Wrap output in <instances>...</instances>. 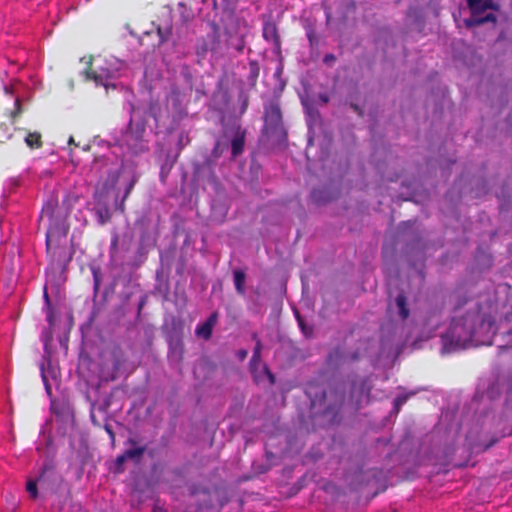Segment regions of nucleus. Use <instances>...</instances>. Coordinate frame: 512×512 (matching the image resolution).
Returning a JSON list of instances; mask_svg holds the SVG:
<instances>
[{"mask_svg":"<svg viewBox=\"0 0 512 512\" xmlns=\"http://www.w3.org/2000/svg\"><path fill=\"white\" fill-rule=\"evenodd\" d=\"M234 284L235 289L240 295H244L245 293V280L246 275L245 272L242 270H235L234 271Z\"/></svg>","mask_w":512,"mask_h":512,"instance_id":"ddd939ff","label":"nucleus"},{"mask_svg":"<svg viewBox=\"0 0 512 512\" xmlns=\"http://www.w3.org/2000/svg\"><path fill=\"white\" fill-rule=\"evenodd\" d=\"M218 97L221 98L222 105L226 107L229 104L230 97L229 92L226 89H219L214 93V99H217Z\"/></svg>","mask_w":512,"mask_h":512,"instance_id":"6ab92c4d","label":"nucleus"},{"mask_svg":"<svg viewBox=\"0 0 512 512\" xmlns=\"http://www.w3.org/2000/svg\"><path fill=\"white\" fill-rule=\"evenodd\" d=\"M342 356H343V353H342L341 349L335 348L328 355L327 362L329 364H338V362L341 360Z\"/></svg>","mask_w":512,"mask_h":512,"instance_id":"a211bd4d","label":"nucleus"},{"mask_svg":"<svg viewBox=\"0 0 512 512\" xmlns=\"http://www.w3.org/2000/svg\"><path fill=\"white\" fill-rule=\"evenodd\" d=\"M494 320L479 311L467 312L454 318L445 335L442 336L443 347L448 352L465 349L470 346L491 345Z\"/></svg>","mask_w":512,"mask_h":512,"instance_id":"f257e3e1","label":"nucleus"},{"mask_svg":"<svg viewBox=\"0 0 512 512\" xmlns=\"http://www.w3.org/2000/svg\"><path fill=\"white\" fill-rule=\"evenodd\" d=\"M329 411H330V407H327V408H324V409H323V412H325V413H326V412H329Z\"/></svg>","mask_w":512,"mask_h":512,"instance_id":"4c0bfd02","label":"nucleus"},{"mask_svg":"<svg viewBox=\"0 0 512 512\" xmlns=\"http://www.w3.org/2000/svg\"><path fill=\"white\" fill-rule=\"evenodd\" d=\"M259 77V67L256 62L250 63V75H249V81L252 86L256 84V81Z\"/></svg>","mask_w":512,"mask_h":512,"instance_id":"f3484780","label":"nucleus"},{"mask_svg":"<svg viewBox=\"0 0 512 512\" xmlns=\"http://www.w3.org/2000/svg\"><path fill=\"white\" fill-rule=\"evenodd\" d=\"M398 313L401 319L405 320L409 317L410 311L407 306V298L404 293H399L395 299Z\"/></svg>","mask_w":512,"mask_h":512,"instance_id":"f8f14e48","label":"nucleus"},{"mask_svg":"<svg viewBox=\"0 0 512 512\" xmlns=\"http://www.w3.org/2000/svg\"><path fill=\"white\" fill-rule=\"evenodd\" d=\"M245 135L246 132L244 130H238L236 135L233 137L231 141V151L233 157H236L243 152L245 145Z\"/></svg>","mask_w":512,"mask_h":512,"instance_id":"9b49d317","label":"nucleus"},{"mask_svg":"<svg viewBox=\"0 0 512 512\" xmlns=\"http://www.w3.org/2000/svg\"><path fill=\"white\" fill-rule=\"evenodd\" d=\"M320 99L324 103H327L329 101V97L326 94L320 95Z\"/></svg>","mask_w":512,"mask_h":512,"instance_id":"2f4dec72","label":"nucleus"},{"mask_svg":"<svg viewBox=\"0 0 512 512\" xmlns=\"http://www.w3.org/2000/svg\"><path fill=\"white\" fill-rule=\"evenodd\" d=\"M26 490L32 498H36L38 495L36 481H34V480L28 481L27 485H26Z\"/></svg>","mask_w":512,"mask_h":512,"instance_id":"5701e85b","label":"nucleus"},{"mask_svg":"<svg viewBox=\"0 0 512 512\" xmlns=\"http://www.w3.org/2000/svg\"><path fill=\"white\" fill-rule=\"evenodd\" d=\"M239 355H240V358H241V359H244V358L247 356V351H245V350H241V351L239 352Z\"/></svg>","mask_w":512,"mask_h":512,"instance_id":"473e14b6","label":"nucleus"},{"mask_svg":"<svg viewBox=\"0 0 512 512\" xmlns=\"http://www.w3.org/2000/svg\"><path fill=\"white\" fill-rule=\"evenodd\" d=\"M146 125L143 121H129L127 131L124 135V141L129 149L134 153L146 151L148 147L144 143V134Z\"/></svg>","mask_w":512,"mask_h":512,"instance_id":"7ed1b4c3","label":"nucleus"},{"mask_svg":"<svg viewBox=\"0 0 512 512\" xmlns=\"http://www.w3.org/2000/svg\"><path fill=\"white\" fill-rule=\"evenodd\" d=\"M146 450L145 446L136 447L134 449H128L125 452H123L128 459L134 460L136 463L140 462L142 456L144 455Z\"/></svg>","mask_w":512,"mask_h":512,"instance_id":"2eb2a0df","label":"nucleus"},{"mask_svg":"<svg viewBox=\"0 0 512 512\" xmlns=\"http://www.w3.org/2000/svg\"><path fill=\"white\" fill-rule=\"evenodd\" d=\"M25 143L31 149H37L42 146V136L39 132H29L25 137Z\"/></svg>","mask_w":512,"mask_h":512,"instance_id":"4468645a","label":"nucleus"},{"mask_svg":"<svg viewBox=\"0 0 512 512\" xmlns=\"http://www.w3.org/2000/svg\"><path fill=\"white\" fill-rule=\"evenodd\" d=\"M216 322L217 314L212 313L204 323L197 326L196 334L206 340L210 339L212 336L213 327L215 326Z\"/></svg>","mask_w":512,"mask_h":512,"instance_id":"9d476101","label":"nucleus"},{"mask_svg":"<svg viewBox=\"0 0 512 512\" xmlns=\"http://www.w3.org/2000/svg\"><path fill=\"white\" fill-rule=\"evenodd\" d=\"M306 394L310 398L311 405L314 408L317 406L321 407L325 403L326 391L318 385L309 384L306 389Z\"/></svg>","mask_w":512,"mask_h":512,"instance_id":"0eeeda50","label":"nucleus"},{"mask_svg":"<svg viewBox=\"0 0 512 512\" xmlns=\"http://www.w3.org/2000/svg\"><path fill=\"white\" fill-rule=\"evenodd\" d=\"M268 376H269V379L270 381L273 383L274 382V375L268 371Z\"/></svg>","mask_w":512,"mask_h":512,"instance_id":"72a5a7b5","label":"nucleus"},{"mask_svg":"<svg viewBox=\"0 0 512 512\" xmlns=\"http://www.w3.org/2000/svg\"><path fill=\"white\" fill-rule=\"evenodd\" d=\"M248 104H249V96L243 92V101H242V107H241L242 113L246 112V110L248 108Z\"/></svg>","mask_w":512,"mask_h":512,"instance_id":"393cba45","label":"nucleus"},{"mask_svg":"<svg viewBox=\"0 0 512 512\" xmlns=\"http://www.w3.org/2000/svg\"><path fill=\"white\" fill-rule=\"evenodd\" d=\"M295 316L302 333L307 337L311 336L313 333V328L305 324L299 312H296Z\"/></svg>","mask_w":512,"mask_h":512,"instance_id":"dca6fc26","label":"nucleus"},{"mask_svg":"<svg viewBox=\"0 0 512 512\" xmlns=\"http://www.w3.org/2000/svg\"><path fill=\"white\" fill-rule=\"evenodd\" d=\"M307 37H308V40H309L310 44L313 45L314 40H315V34H314V31L312 29L307 31Z\"/></svg>","mask_w":512,"mask_h":512,"instance_id":"c85d7f7f","label":"nucleus"},{"mask_svg":"<svg viewBox=\"0 0 512 512\" xmlns=\"http://www.w3.org/2000/svg\"><path fill=\"white\" fill-rule=\"evenodd\" d=\"M471 14H481L491 9L498 10L499 6L493 0H467Z\"/></svg>","mask_w":512,"mask_h":512,"instance_id":"6e6552de","label":"nucleus"},{"mask_svg":"<svg viewBox=\"0 0 512 512\" xmlns=\"http://www.w3.org/2000/svg\"><path fill=\"white\" fill-rule=\"evenodd\" d=\"M352 107H353V109H354L355 111H358V110H359V108H358V106H357V105H352Z\"/></svg>","mask_w":512,"mask_h":512,"instance_id":"e433bc0d","label":"nucleus"},{"mask_svg":"<svg viewBox=\"0 0 512 512\" xmlns=\"http://www.w3.org/2000/svg\"><path fill=\"white\" fill-rule=\"evenodd\" d=\"M252 338H253V340L256 341V345H255V348L253 350L252 359L253 360H258L260 358V353H261V349H262V343H261V340L258 338L257 334H253Z\"/></svg>","mask_w":512,"mask_h":512,"instance_id":"4be33fe9","label":"nucleus"},{"mask_svg":"<svg viewBox=\"0 0 512 512\" xmlns=\"http://www.w3.org/2000/svg\"><path fill=\"white\" fill-rule=\"evenodd\" d=\"M105 431L108 433V435L110 436V438H111L112 440H114V439H115L114 431L112 430V428H111V426H110V425H108V424H106V425H105Z\"/></svg>","mask_w":512,"mask_h":512,"instance_id":"cd10ccee","label":"nucleus"},{"mask_svg":"<svg viewBox=\"0 0 512 512\" xmlns=\"http://www.w3.org/2000/svg\"><path fill=\"white\" fill-rule=\"evenodd\" d=\"M407 401V396H398L395 400H394V409L395 411L398 413L399 410H400V407Z\"/></svg>","mask_w":512,"mask_h":512,"instance_id":"b1692460","label":"nucleus"},{"mask_svg":"<svg viewBox=\"0 0 512 512\" xmlns=\"http://www.w3.org/2000/svg\"><path fill=\"white\" fill-rule=\"evenodd\" d=\"M44 296H45V299H46V300H48V299H49V298H48V294H47V292H45V293H44Z\"/></svg>","mask_w":512,"mask_h":512,"instance_id":"58836bf2","label":"nucleus"},{"mask_svg":"<svg viewBox=\"0 0 512 512\" xmlns=\"http://www.w3.org/2000/svg\"><path fill=\"white\" fill-rule=\"evenodd\" d=\"M91 60L88 62V67L84 71L85 79L94 81L97 86L108 87L109 80L112 79V73L108 69L100 68L99 70H92Z\"/></svg>","mask_w":512,"mask_h":512,"instance_id":"39448f33","label":"nucleus"},{"mask_svg":"<svg viewBox=\"0 0 512 512\" xmlns=\"http://www.w3.org/2000/svg\"><path fill=\"white\" fill-rule=\"evenodd\" d=\"M127 461V458L124 453L118 455L115 460V472L122 473L124 471V463Z\"/></svg>","mask_w":512,"mask_h":512,"instance_id":"412c9836","label":"nucleus"},{"mask_svg":"<svg viewBox=\"0 0 512 512\" xmlns=\"http://www.w3.org/2000/svg\"><path fill=\"white\" fill-rule=\"evenodd\" d=\"M336 61V57L334 54H326L323 58V62L325 64H332Z\"/></svg>","mask_w":512,"mask_h":512,"instance_id":"a878e982","label":"nucleus"},{"mask_svg":"<svg viewBox=\"0 0 512 512\" xmlns=\"http://www.w3.org/2000/svg\"><path fill=\"white\" fill-rule=\"evenodd\" d=\"M488 22L496 24V15H494L493 13H488L485 16H480V14H472L470 18L464 20V24L467 28L481 26Z\"/></svg>","mask_w":512,"mask_h":512,"instance_id":"1a4fd4ad","label":"nucleus"},{"mask_svg":"<svg viewBox=\"0 0 512 512\" xmlns=\"http://www.w3.org/2000/svg\"><path fill=\"white\" fill-rule=\"evenodd\" d=\"M158 34H159V38H160L159 43H162L166 40L168 32H166V34H163L162 30L160 28H158Z\"/></svg>","mask_w":512,"mask_h":512,"instance_id":"c756f323","label":"nucleus"},{"mask_svg":"<svg viewBox=\"0 0 512 512\" xmlns=\"http://www.w3.org/2000/svg\"><path fill=\"white\" fill-rule=\"evenodd\" d=\"M262 35L266 41L272 42L276 52H281V39L275 22L270 20L264 22Z\"/></svg>","mask_w":512,"mask_h":512,"instance_id":"423d86ee","label":"nucleus"},{"mask_svg":"<svg viewBox=\"0 0 512 512\" xmlns=\"http://www.w3.org/2000/svg\"><path fill=\"white\" fill-rule=\"evenodd\" d=\"M21 113V103L19 99L15 100V111L12 113V117H16Z\"/></svg>","mask_w":512,"mask_h":512,"instance_id":"bb28decb","label":"nucleus"},{"mask_svg":"<svg viewBox=\"0 0 512 512\" xmlns=\"http://www.w3.org/2000/svg\"><path fill=\"white\" fill-rule=\"evenodd\" d=\"M133 186H134L133 182H131L128 185V187L126 188L125 194H124V199H126L128 197V195L130 194L131 190L133 189Z\"/></svg>","mask_w":512,"mask_h":512,"instance_id":"7c9ffc66","label":"nucleus"},{"mask_svg":"<svg viewBox=\"0 0 512 512\" xmlns=\"http://www.w3.org/2000/svg\"><path fill=\"white\" fill-rule=\"evenodd\" d=\"M68 143H69V144H74V143H75V142H74V138H73L72 136L69 138Z\"/></svg>","mask_w":512,"mask_h":512,"instance_id":"f704fd0d","label":"nucleus"},{"mask_svg":"<svg viewBox=\"0 0 512 512\" xmlns=\"http://www.w3.org/2000/svg\"><path fill=\"white\" fill-rule=\"evenodd\" d=\"M128 442H129L130 444H132V445H135V444H136L135 440H133V439H129V440H128Z\"/></svg>","mask_w":512,"mask_h":512,"instance_id":"c9c22d12","label":"nucleus"},{"mask_svg":"<svg viewBox=\"0 0 512 512\" xmlns=\"http://www.w3.org/2000/svg\"><path fill=\"white\" fill-rule=\"evenodd\" d=\"M263 118L262 133L265 136L275 138L279 142L287 139L279 97H275L264 104Z\"/></svg>","mask_w":512,"mask_h":512,"instance_id":"f03ea898","label":"nucleus"},{"mask_svg":"<svg viewBox=\"0 0 512 512\" xmlns=\"http://www.w3.org/2000/svg\"><path fill=\"white\" fill-rule=\"evenodd\" d=\"M12 128L11 124L2 123L0 125V132L4 134L3 137L0 136V143H4L5 139H9L11 137Z\"/></svg>","mask_w":512,"mask_h":512,"instance_id":"aec40b11","label":"nucleus"},{"mask_svg":"<svg viewBox=\"0 0 512 512\" xmlns=\"http://www.w3.org/2000/svg\"><path fill=\"white\" fill-rule=\"evenodd\" d=\"M58 206V200L54 197L49 198V200L43 205L41 214H40V220L41 221H47L48 228L46 232V247L47 250L50 249L53 237L55 236L57 227L54 222V214L55 210Z\"/></svg>","mask_w":512,"mask_h":512,"instance_id":"20e7f679","label":"nucleus"}]
</instances>
